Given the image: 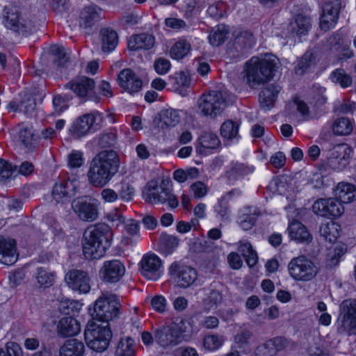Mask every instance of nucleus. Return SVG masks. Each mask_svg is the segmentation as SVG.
Segmentation results:
<instances>
[{
	"label": "nucleus",
	"mask_w": 356,
	"mask_h": 356,
	"mask_svg": "<svg viewBox=\"0 0 356 356\" xmlns=\"http://www.w3.org/2000/svg\"><path fill=\"white\" fill-rule=\"evenodd\" d=\"M80 330L79 321L72 316L62 318L57 325L58 335L63 338L74 336Z\"/></svg>",
	"instance_id": "obj_24"
},
{
	"label": "nucleus",
	"mask_w": 356,
	"mask_h": 356,
	"mask_svg": "<svg viewBox=\"0 0 356 356\" xmlns=\"http://www.w3.org/2000/svg\"><path fill=\"white\" fill-rule=\"evenodd\" d=\"M279 67L280 60L273 54L254 56L245 63L243 80L250 88H257L273 79Z\"/></svg>",
	"instance_id": "obj_2"
},
{
	"label": "nucleus",
	"mask_w": 356,
	"mask_h": 356,
	"mask_svg": "<svg viewBox=\"0 0 356 356\" xmlns=\"http://www.w3.org/2000/svg\"><path fill=\"white\" fill-rule=\"evenodd\" d=\"M119 86L130 94L139 92L143 86L141 79L129 68L122 70L118 74Z\"/></svg>",
	"instance_id": "obj_22"
},
{
	"label": "nucleus",
	"mask_w": 356,
	"mask_h": 356,
	"mask_svg": "<svg viewBox=\"0 0 356 356\" xmlns=\"http://www.w3.org/2000/svg\"><path fill=\"white\" fill-rule=\"evenodd\" d=\"M223 336L218 334L207 335L203 341L204 347L209 350H215L219 348L224 343Z\"/></svg>",
	"instance_id": "obj_49"
},
{
	"label": "nucleus",
	"mask_w": 356,
	"mask_h": 356,
	"mask_svg": "<svg viewBox=\"0 0 356 356\" xmlns=\"http://www.w3.org/2000/svg\"><path fill=\"white\" fill-rule=\"evenodd\" d=\"M125 273L124 264L118 259L106 261L99 270L101 278L105 282L115 283L120 281Z\"/></svg>",
	"instance_id": "obj_17"
},
{
	"label": "nucleus",
	"mask_w": 356,
	"mask_h": 356,
	"mask_svg": "<svg viewBox=\"0 0 356 356\" xmlns=\"http://www.w3.org/2000/svg\"><path fill=\"white\" fill-rule=\"evenodd\" d=\"M154 339L163 348H172L181 342V329L175 323L161 325L155 330Z\"/></svg>",
	"instance_id": "obj_10"
},
{
	"label": "nucleus",
	"mask_w": 356,
	"mask_h": 356,
	"mask_svg": "<svg viewBox=\"0 0 356 356\" xmlns=\"http://www.w3.org/2000/svg\"><path fill=\"white\" fill-rule=\"evenodd\" d=\"M198 107L206 116L215 118L226 107V102L222 92L213 90L202 95L198 99Z\"/></svg>",
	"instance_id": "obj_9"
},
{
	"label": "nucleus",
	"mask_w": 356,
	"mask_h": 356,
	"mask_svg": "<svg viewBox=\"0 0 356 356\" xmlns=\"http://www.w3.org/2000/svg\"><path fill=\"white\" fill-rule=\"evenodd\" d=\"M85 346L82 341L72 339L65 341L60 348V356H83Z\"/></svg>",
	"instance_id": "obj_30"
},
{
	"label": "nucleus",
	"mask_w": 356,
	"mask_h": 356,
	"mask_svg": "<svg viewBox=\"0 0 356 356\" xmlns=\"http://www.w3.org/2000/svg\"><path fill=\"white\" fill-rule=\"evenodd\" d=\"M223 300L222 291L216 286L210 289L208 296L202 300L203 309L205 312H209L211 309H216Z\"/></svg>",
	"instance_id": "obj_35"
},
{
	"label": "nucleus",
	"mask_w": 356,
	"mask_h": 356,
	"mask_svg": "<svg viewBox=\"0 0 356 356\" xmlns=\"http://www.w3.org/2000/svg\"><path fill=\"white\" fill-rule=\"evenodd\" d=\"M229 34V29L225 24L213 27L209 35V41L212 46L218 47L225 42Z\"/></svg>",
	"instance_id": "obj_37"
},
{
	"label": "nucleus",
	"mask_w": 356,
	"mask_h": 356,
	"mask_svg": "<svg viewBox=\"0 0 356 356\" xmlns=\"http://www.w3.org/2000/svg\"><path fill=\"white\" fill-rule=\"evenodd\" d=\"M337 332L348 336L356 335V299H346L341 303Z\"/></svg>",
	"instance_id": "obj_8"
},
{
	"label": "nucleus",
	"mask_w": 356,
	"mask_h": 356,
	"mask_svg": "<svg viewBox=\"0 0 356 356\" xmlns=\"http://www.w3.org/2000/svg\"><path fill=\"white\" fill-rule=\"evenodd\" d=\"M154 44V38L147 33H141L132 36L128 42L131 50L149 49Z\"/></svg>",
	"instance_id": "obj_33"
},
{
	"label": "nucleus",
	"mask_w": 356,
	"mask_h": 356,
	"mask_svg": "<svg viewBox=\"0 0 356 356\" xmlns=\"http://www.w3.org/2000/svg\"><path fill=\"white\" fill-rule=\"evenodd\" d=\"M254 168L252 166L250 167L238 162H232L231 168L227 171L226 175L229 179L235 180L240 176L252 172Z\"/></svg>",
	"instance_id": "obj_44"
},
{
	"label": "nucleus",
	"mask_w": 356,
	"mask_h": 356,
	"mask_svg": "<svg viewBox=\"0 0 356 356\" xmlns=\"http://www.w3.org/2000/svg\"><path fill=\"white\" fill-rule=\"evenodd\" d=\"M135 342L131 337L121 339L115 350L116 356H135Z\"/></svg>",
	"instance_id": "obj_42"
},
{
	"label": "nucleus",
	"mask_w": 356,
	"mask_h": 356,
	"mask_svg": "<svg viewBox=\"0 0 356 356\" xmlns=\"http://www.w3.org/2000/svg\"><path fill=\"white\" fill-rule=\"evenodd\" d=\"M102 9L95 5L85 7L80 14V26L84 28L92 26L102 18Z\"/></svg>",
	"instance_id": "obj_27"
},
{
	"label": "nucleus",
	"mask_w": 356,
	"mask_h": 356,
	"mask_svg": "<svg viewBox=\"0 0 356 356\" xmlns=\"http://www.w3.org/2000/svg\"><path fill=\"white\" fill-rule=\"evenodd\" d=\"M49 51L54 57V64L58 68L65 67L69 61V56L65 51L64 48L58 45H53L50 47Z\"/></svg>",
	"instance_id": "obj_45"
},
{
	"label": "nucleus",
	"mask_w": 356,
	"mask_h": 356,
	"mask_svg": "<svg viewBox=\"0 0 356 356\" xmlns=\"http://www.w3.org/2000/svg\"><path fill=\"white\" fill-rule=\"evenodd\" d=\"M169 273L171 275H177V282L181 288L190 286L197 278V274L195 268L188 266H180L176 263L171 264Z\"/></svg>",
	"instance_id": "obj_18"
},
{
	"label": "nucleus",
	"mask_w": 356,
	"mask_h": 356,
	"mask_svg": "<svg viewBox=\"0 0 356 356\" xmlns=\"http://www.w3.org/2000/svg\"><path fill=\"white\" fill-rule=\"evenodd\" d=\"M154 67L158 74H165L170 69L171 64L168 59L159 58L154 61Z\"/></svg>",
	"instance_id": "obj_60"
},
{
	"label": "nucleus",
	"mask_w": 356,
	"mask_h": 356,
	"mask_svg": "<svg viewBox=\"0 0 356 356\" xmlns=\"http://www.w3.org/2000/svg\"><path fill=\"white\" fill-rule=\"evenodd\" d=\"M112 232L105 223H97L88 227L83 233V252L86 259H98L110 247Z\"/></svg>",
	"instance_id": "obj_3"
},
{
	"label": "nucleus",
	"mask_w": 356,
	"mask_h": 356,
	"mask_svg": "<svg viewBox=\"0 0 356 356\" xmlns=\"http://www.w3.org/2000/svg\"><path fill=\"white\" fill-rule=\"evenodd\" d=\"M120 307V303L116 295L103 294L94 304L93 312L91 314L92 319L106 325L118 316Z\"/></svg>",
	"instance_id": "obj_5"
},
{
	"label": "nucleus",
	"mask_w": 356,
	"mask_h": 356,
	"mask_svg": "<svg viewBox=\"0 0 356 356\" xmlns=\"http://www.w3.org/2000/svg\"><path fill=\"white\" fill-rule=\"evenodd\" d=\"M287 268L289 275L297 282H309L316 277L318 272L316 264L305 255L293 258Z\"/></svg>",
	"instance_id": "obj_6"
},
{
	"label": "nucleus",
	"mask_w": 356,
	"mask_h": 356,
	"mask_svg": "<svg viewBox=\"0 0 356 356\" xmlns=\"http://www.w3.org/2000/svg\"><path fill=\"white\" fill-rule=\"evenodd\" d=\"M191 44L186 40H180L173 44L170 51L172 58L179 60L188 55Z\"/></svg>",
	"instance_id": "obj_43"
},
{
	"label": "nucleus",
	"mask_w": 356,
	"mask_h": 356,
	"mask_svg": "<svg viewBox=\"0 0 356 356\" xmlns=\"http://www.w3.org/2000/svg\"><path fill=\"white\" fill-rule=\"evenodd\" d=\"M53 106L56 114L59 115L67 108L66 100L61 95H58L54 97L53 99Z\"/></svg>",
	"instance_id": "obj_64"
},
{
	"label": "nucleus",
	"mask_w": 356,
	"mask_h": 356,
	"mask_svg": "<svg viewBox=\"0 0 356 356\" xmlns=\"http://www.w3.org/2000/svg\"><path fill=\"white\" fill-rule=\"evenodd\" d=\"M65 87L72 90L79 97L86 99L93 90L95 81L88 77H82L67 83Z\"/></svg>",
	"instance_id": "obj_23"
},
{
	"label": "nucleus",
	"mask_w": 356,
	"mask_h": 356,
	"mask_svg": "<svg viewBox=\"0 0 356 356\" xmlns=\"http://www.w3.org/2000/svg\"><path fill=\"white\" fill-rule=\"evenodd\" d=\"M81 304L76 301L67 300L61 302L59 305V311L66 315H75L81 309Z\"/></svg>",
	"instance_id": "obj_51"
},
{
	"label": "nucleus",
	"mask_w": 356,
	"mask_h": 356,
	"mask_svg": "<svg viewBox=\"0 0 356 356\" xmlns=\"http://www.w3.org/2000/svg\"><path fill=\"white\" fill-rule=\"evenodd\" d=\"M353 149L347 144H339L330 150L328 163L335 170H343L350 163Z\"/></svg>",
	"instance_id": "obj_13"
},
{
	"label": "nucleus",
	"mask_w": 356,
	"mask_h": 356,
	"mask_svg": "<svg viewBox=\"0 0 356 356\" xmlns=\"http://www.w3.org/2000/svg\"><path fill=\"white\" fill-rule=\"evenodd\" d=\"M120 158L114 150L99 152L90 163L87 177L88 182L94 187L105 186L118 172Z\"/></svg>",
	"instance_id": "obj_1"
},
{
	"label": "nucleus",
	"mask_w": 356,
	"mask_h": 356,
	"mask_svg": "<svg viewBox=\"0 0 356 356\" xmlns=\"http://www.w3.org/2000/svg\"><path fill=\"white\" fill-rule=\"evenodd\" d=\"M79 184V181L76 178L60 179L52 188V197L58 203L69 202L76 195Z\"/></svg>",
	"instance_id": "obj_12"
},
{
	"label": "nucleus",
	"mask_w": 356,
	"mask_h": 356,
	"mask_svg": "<svg viewBox=\"0 0 356 356\" xmlns=\"http://www.w3.org/2000/svg\"><path fill=\"white\" fill-rule=\"evenodd\" d=\"M117 143V134L115 131L104 132L99 138L98 145L101 148L115 147Z\"/></svg>",
	"instance_id": "obj_50"
},
{
	"label": "nucleus",
	"mask_w": 356,
	"mask_h": 356,
	"mask_svg": "<svg viewBox=\"0 0 356 356\" xmlns=\"http://www.w3.org/2000/svg\"><path fill=\"white\" fill-rule=\"evenodd\" d=\"M35 107V100L33 98H28L26 100L20 102L19 111L27 115H30L34 112Z\"/></svg>",
	"instance_id": "obj_63"
},
{
	"label": "nucleus",
	"mask_w": 356,
	"mask_h": 356,
	"mask_svg": "<svg viewBox=\"0 0 356 356\" xmlns=\"http://www.w3.org/2000/svg\"><path fill=\"white\" fill-rule=\"evenodd\" d=\"M207 186L202 181H197L192 184L190 186V191L196 199H200L207 195L208 193Z\"/></svg>",
	"instance_id": "obj_55"
},
{
	"label": "nucleus",
	"mask_w": 356,
	"mask_h": 356,
	"mask_svg": "<svg viewBox=\"0 0 356 356\" xmlns=\"http://www.w3.org/2000/svg\"><path fill=\"white\" fill-rule=\"evenodd\" d=\"M316 65V56L312 51H306L297 62L295 71L297 74L302 75L312 66Z\"/></svg>",
	"instance_id": "obj_39"
},
{
	"label": "nucleus",
	"mask_w": 356,
	"mask_h": 356,
	"mask_svg": "<svg viewBox=\"0 0 356 356\" xmlns=\"http://www.w3.org/2000/svg\"><path fill=\"white\" fill-rule=\"evenodd\" d=\"M252 337V333L248 329H241L234 337L236 343L238 347H243L250 344Z\"/></svg>",
	"instance_id": "obj_56"
},
{
	"label": "nucleus",
	"mask_w": 356,
	"mask_h": 356,
	"mask_svg": "<svg viewBox=\"0 0 356 356\" xmlns=\"http://www.w3.org/2000/svg\"><path fill=\"white\" fill-rule=\"evenodd\" d=\"M18 138L20 143L28 150H33L38 145V137L31 129L27 127H24L19 129L18 132Z\"/></svg>",
	"instance_id": "obj_36"
},
{
	"label": "nucleus",
	"mask_w": 356,
	"mask_h": 356,
	"mask_svg": "<svg viewBox=\"0 0 356 356\" xmlns=\"http://www.w3.org/2000/svg\"><path fill=\"white\" fill-rule=\"evenodd\" d=\"M99 37L103 52L108 53L115 49L118 43V36L115 31L104 28L100 31Z\"/></svg>",
	"instance_id": "obj_31"
},
{
	"label": "nucleus",
	"mask_w": 356,
	"mask_h": 356,
	"mask_svg": "<svg viewBox=\"0 0 356 356\" xmlns=\"http://www.w3.org/2000/svg\"><path fill=\"white\" fill-rule=\"evenodd\" d=\"M257 217L254 214H243L238 218V223L244 230H250L255 225Z\"/></svg>",
	"instance_id": "obj_59"
},
{
	"label": "nucleus",
	"mask_w": 356,
	"mask_h": 356,
	"mask_svg": "<svg viewBox=\"0 0 356 356\" xmlns=\"http://www.w3.org/2000/svg\"><path fill=\"white\" fill-rule=\"evenodd\" d=\"M6 351L0 348V356H23L22 348L15 342L9 341L6 345Z\"/></svg>",
	"instance_id": "obj_54"
},
{
	"label": "nucleus",
	"mask_w": 356,
	"mask_h": 356,
	"mask_svg": "<svg viewBox=\"0 0 356 356\" xmlns=\"http://www.w3.org/2000/svg\"><path fill=\"white\" fill-rule=\"evenodd\" d=\"M268 341L269 344H270L273 349L275 350V355H276L279 351L284 349L289 345L287 339L282 337H274L268 340Z\"/></svg>",
	"instance_id": "obj_61"
},
{
	"label": "nucleus",
	"mask_w": 356,
	"mask_h": 356,
	"mask_svg": "<svg viewBox=\"0 0 356 356\" xmlns=\"http://www.w3.org/2000/svg\"><path fill=\"white\" fill-rule=\"evenodd\" d=\"M336 195L341 203H349L356 200V188L348 183H340L336 190Z\"/></svg>",
	"instance_id": "obj_34"
},
{
	"label": "nucleus",
	"mask_w": 356,
	"mask_h": 356,
	"mask_svg": "<svg viewBox=\"0 0 356 356\" xmlns=\"http://www.w3.org/2000/svg\"><path fill=\"white\" fill-rule=\"evenodd\" d=\"M332 82L339 84L341 88H346L352 86L353 79L343 68L334 70L330 75Z\"/></svg>",
	"instance_id": "obj_40"
},
{
	"label": "nucleus",
	"mask_w": 356,
	"mask_h": 356,
	"mask_svg": "<svg viewBox=\"0 0 356 356\" xmlns=\"http://www.w3.org/2000/svg\"><path fill=\"white\" fill-rule=\"evenodd\" d=\"M238 132V124L231 120H227L220 127V134L224 138L232 139L237 136Z\"/></svg>",
	"instance_id": "obj_48"
},
{
	"label": "nucleus",
	"mask_w": 356,
	"mask_h": 356,
	"mask_svg": "<svg viewBox=\"0 0 356 356\" xmlns=\"http://www.w3.org/2000/svg\"><path fill=\"white\" fill-rule=\"evenodd\" d=\"M338 225L333 222L322 224L319 228V233L325 241L334 243L339 236Z\"/></svg>",
	"instance_id": "obj_46"
},
{
	"label": "nucleus",
	"mask_w": 356,
	"mask_h": 356,
	"mask_svg": "<svg viewBox=\"0 0 356 356\" xmlns=\"http://www.w3.org/2000/svg\"><path fill=\"white\" fill-rule=\"evenodd\" d=\"M353 129L352 122L347 118H339L332 124V131L335 135L348 136Z\"/></svg>",
	"instance_id": "obj_41"
},
{
	"label": "nucleus",
	"mask_w": 356,
	"mask_h": 356,
	"mask_svg": "<svg viewBox=\"0 0 356 356\" xmlns=\"http://www.w3.org/2000/svg\"><path fill=\"white\" fill-rule=\"evenodd\" d=\"M341 7V0H327L323 6L320 18V27L326 31L334 27L337 22Z\"/></svg>",
	"instance_id": "obj_15"
},
{
	"label": "nucleus",
	"mask_w": 356,
	"mask_h": 356,
	"mask_svg": "<svg viewBox=\"0 0 356 356\" xmlns=\"http://www.w3.org/2000/svg\"><path fill=\"white\" fill-rule=\"evenodd\" d=\"M3 23L7 28L19 33L33 31V26L30 22L25 23L19 22L18 10L15 7L4 8Z\"/></svg>",
	"instance_id": "obj_19"
},
{
	"label": "nucleus",
	"mask_w": 356,
	"mask_h": 356,
	"mask_svg": "<svg viewBox=\"0 0 356 356\" xmlns=\"http://www.w3.org/2000/svg\"><path fill=\"white\" fill-rule=\"evenodd\" d=\"M255 356H274L275 350L273 349L269 341H267L264 343L258 346L254 350Z\"/></svg>",
	"instance_id": "obj_62"
},
{
	"label": "nucleus",
	"mask_w": 356,
	"mask_h": 356,
	"mask_svg": "<svg viewBox=\"0 0 356 356\" xmlns=\"http://www.w3.org/2000/svg\"><path fill=\"white\" fill-rule=\"evenodd\" d=\"M67 286L80 293H87L90 290V279L88 274L81 270H69L65 277Z\"/></svg>",
	"instance_id": "obj_16"
},
{
	"label": "nucleus",
	"mask_w": 356,
	"mask_h": 356,
	"mask_svg": "<svg viewBox=\"0 0 356 356\" xmlns=\"http://www.w3.org/2000/svg\"><path fill=\"white\" fill-rule=\"evenodd\" d=\"M199 141L200 145L206 149H216L220 144L217 135L210 132L203 133L199 138Z\"/></svg>",
	"instance_id": "obj_47"
},
{
	"label": "nucleus",
	"mask_w": 356,
	"mask_h": 356,
	"mask_svg": "<svg viewBox=\"0 0 356 356\" xmlns=\"http://www.w3.org/2000/svg\"><path fill=\"white\" fill-rule=\"evenodd\" d=\"M290 238L298 243H309L312 236L306 227L300 221L294 220L288 227Z\"/></svg>",
	"instance_id": "obj_25"
},
{
	"label": "nucleus",
	"mask_w": 356,
	"mask_h": 356,
	"mask_svg": "<svg viewBox=\"0 0 356 356\" xmlns=\"http://www.w3.org/2000/svg\"><path fill=\"white\" fill-rule=\"evenodd\" d=\"M291 32L300 37L308 33L312 28L311 19L303 15H297L289 24Z\"/></svg>",
	"instance_id": "obj_29"
},
{
	"label": "nucleus",
	"mask_w": 356,
	"mask_h": 356,
	"mask_svg": "<svg viewBox=\"0 0 356 356\" xmlns=\"http://www.w3.org/2000/svg\"><path fill=\"white\" fill-rule=\"evenodd\" d=\"M254 42L253 35L249 31H241L235 38V44H243L244 48H250Z\"/></svg>",
	"instance_id": "obj_52"
},
{
	"label": "nucleus",
	"mask_w": 356,
	"mask_h": 356,
	"mask_svg": "<svg viewBox=\"0 0 356 356\" xmlns=\"http://www.w3.org/2000/svg\"><path fill=\"white\" fill-rule=\"evenodd\" d=\"M168 181L163 180L160 185H158L155 181H150L147 184L145 193L146 200L151 204L168 202L170 207L174 209L179 204V201L176 196L171 193L168 187Z\"/></svg>",
	"instance_id": "obj_7"
},
{
	"label": "nucleus",
	"mask_w": 356,
	"mask_h": 356,
	"mask_svg": "<svg viewBox=\"0 0 356 356\" xmlns=\"http://www.w3.org/2000/svg\"><path fill=\"white\" fill-rule=\"evenodd\" d=\"M135 190L132 185L129 182L122 181L121 183V188L118 191V197L124 201H130L134 195Z\"/></svg>",
	"instance_id": "obj_58"
},
{
	"label": "nucleus",
	"mask_w": 356,
	"mask_h": 356,
	"mask_svg": "<svg viewBox=\"0 0 356 356\" xmlns=\"http://www.w3.org/2000/svg\"><path fill=\"white\" fill-rule=\"evenodd\" d=\"M35 279L39 288L47 289L54 285L56 279V273L40 267L36 269Z\"/></svg>",
	"instance_id": "obj_38"
},
{
	"label": "nucleus",
	"mask_w": 356,
	"mask_h": 356,
	"mask_svg": "<svg viewBox=\"0 0 356 356\" xmlns=\"http://www.w3.org/2000/svg\"><path fill=\"white\" fill-rule=\"evenodd\" d=\"M17 168V165L13 167L10 163L0 159V181L3 182L10 177Z\"/></svg>",
	"instance_id": "obj_53"
},
{
	"label": "nucleus",
	"mask_w": 356,
	"mask_h": 356,
	"mask_svg": "<svg viewBox=\"0 0 356 356\" xmlns=\"http://www.w3.org/2000/svg\"><path fill=\"white\" fill-rule=\"evenodd\" d=\"M141 273L148 280H156L161 275V260L154 254H147L140 261Z\"/></svg>",
	"instance_id": "obj_21"
},
{
	"label": "nucleus",
	"mask_w": 356,
	"mask_h": 356,
	"mask_svg": "<svg viewBox=\"0 0 356 356\" xmlns=\"http://www.w3.org/2000/svg\"><path fill=\"white\" fill-rule=\"evenodd\" d=\"M15 241L0 238V262L11 265L17 261Z\"/></svg>",
	"instance_id": "obj_26"
},
{
	"label": "nucleus",
	"mask_w": 356,
	"mask_h": 356,
	"mask_svg": "<svg viewBox=\"0 0 356 356\" xmlns=\"http://www.w3.org/2000/svg\"><path fill=\"white\" fill-rule=\"evenodd\" d=\"M85 340L92 350L102 353L106 350L112 338L109 323L105 325L95 322H88L85 330Z\"/></svg>",
	"instance_id": "obj_4"
},
{
	"label": "nucleus",
	"mask_w": 356,
	"mask_h": 356,
	"mask_svg": "<svg viewBox=\"0 0 356 356\" xmlns=\"http://www.w3.org/2000/svg\"><path fill=\"white\" fill-rule=\"evenodd\" d=\"M312 210L316 215L330 218L339 217L343 213L344 209L338 200L321 198L314 203Z\"/></svg>",
	"instance_id": "obj_14"
},
{
	"label": "nucleus",
	"mask_w": 356,
	"mask_h": 356,
	"mask_svg": "<svg viewBox=\"0 0 356 356\" xmlns=\"http://www.w3.org/2000/svg\"><path fill=\"white\" fill-rule=\"evenodd\" d=\"M68 165L71 168H80L83 165L84 159L83 153L78 150H73L67 156Z\"/></svg>",
	"instance_id": "obj_57"
},
{
	"label": "nucleus",
	"mask_w": 356,
	"mask_h": 356,
	"mask_svg": "<svg viewBox=\"0 0 356 356\" xmlns=\"http://www.w3.org/2000/svg\"><path fill=\"white\" fill-rule=\"evenodd\" d=\"M281 87L277 84H270L264 88L259 94V102L262 107L270 109L274 106Z\"/></svg>",
	"instance_id": "obj_28"
},
{
	"label": "nucleus",
	"mask_w": 356,
	"mask_h": 356,
	"mask_svg": "<svg viewBox=\"0 0 356 356\" xmlns=\"http://www.w3.org/2000/svg\"><path fill=\"white\" fill-rule=\"evenodd\" d=\"M96 117L92 113L79 117L71 125L69 131L74 138H79L95 129Z\"/></svg>",
	"instance_id": "obj_20"
},
{
	"label": "nucleus",
	"mask_w": 356,
	"mask_h": 356,
	"mask_svg": "<svg viewBox=\"0 0 356 356\" xmlns=\"http://www.w3.org/2000/svg\"><path fill=\"white\" fill-rule=\"evenodd\" d=\"M72 208L78 218L83 221H95L99 216V204L90 196L75 198L72 202Z\"/></svg>",
	"instance_id": "obj_11"
},
{
	"label": "nucleus",
	"mask_w": 356,
	"mask_h": 356,
	"mask_svg": "<svg viewBox=\"0 0 356 356\" xmlns=\"http://www.w3.org/2000/svg\"><path fill=\"white\" fill-rule=\"evenodd\" d=\"M159 122L157 125L161 129H166L170 127H175L181 120L178 111L173 108L162 110L159 114Z\"/></svg>",
	"instance_id": "obj_32"
}]
</instances>
